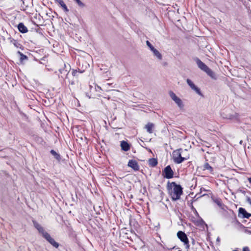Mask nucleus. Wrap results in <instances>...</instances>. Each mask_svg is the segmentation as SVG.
<instances>
[{
  "label": "nucleus",
  "mask_w": 251,
  "mask_h": 251,
  "mask_svg": "<svg viewBox=\"0 0 251 251\" xmlns=\"http://www.w3.org/2000/svg\"><path fill=\"white\" fill-rule=\"evenodd\" d=\"M18 53L20 54V60L21 62H22L24 60H26L27 59V57L24 55L23 53H22V52H21L20 51H18Z\"/></svg>",
  "instance_id": "5701e85b"
},
{
  "label": "nucleus",
  "mask_w": 251,
  "mask_h": 251,
  "mask_svg": "<svg viewBox=\"0 0 251 251\" xmlns=\"http://www.w3.org/2000/svg\"><path fill=\"white\" fill-rule=\"evenodd\" d=\"M168 188L173 200L176 201L180 198V196L182 194V188L180 185L177 184L175 182H169Z\"/></svg>",
  "instance_id": "f257e3e1"
},
{
  "label": "nucleus",
  "mask_w": 251,
  "mask_h": 251,
  "mask_svg": "<svg viewBox=\"0 0 251 251\" xmlns=\"http://www.w3.org/2000/svg\"><path fill=\"white\" fill-rule=\"evenodd\" d=\"M217 241H219V240H220L219 238H217Z\"/></svg>",
  "instance_id": "72a5a7b5"
},
{
  "label": "nucleus",
  "mask_w": 251,
  "mask_h": 251,
  "mask_svg": "<svg viewBox=\"0 0 251 251\" xmlns=\"http://www.w3.org/2000/svg\"><path fill=\"white\" fill-rule=\"evenodd\" d=\"M203 170H207L209 172L212 174H213V168L208 163L206 162L204 163L203 166Z\"/></svg>",
  "instance_id": "f3484780"
},
{
  "label": "nucleus",
  "mask_w": 251,
  "mask_h": 251,
  "mask_svg": "<svg viewBox=\"0 0 251 251\" xmlns=\"http://www.w3.org/2000/svg\"><path fill=\"white\" fill-rule=\"evenodd\" d=\"M146 44L148 46V47L151 50H152L154 49L153 46L151 44V43L149 41H146Z\"/></svg>",
  "instance_id": "393cba45"
},
{
  "label": "nucleus",
  "mask_w": 251,
  "mask_h": 251,
  "mask_svg": "<svg viewBox=\"0 0 251 251\" xmlns=\"http://www.w3.org/2000/svg\"><path fill=\"white\" fill-rule=\"evenodd\" d=\"M151 51L152 52L154 56H155L158 60H161L162 59V54L156 49L154 48Z\"/></svg>",
  "instance_id": "dca6fc26"
},
{
  "label": "nucleus",
  "mask_w": 251,
  "mask_h": 251,
  "mask_svg": "<svg viewBox=\"0 0 251 251\" xmlns=\"http://www.w3.org/2000/svg\"><path fill=\"white\" fill-rule=\"evenodd\" d=\"M153 127L154 125L152 123H148L146 126V128L149 133H152L153 132Z\"/></svg>",
  "instance_id": "6ab92c4d"
},
{
  "label": "nucleus",
  "mask_w": 251,
  "mask_h": 251,
  "mask_svg": "<svg viewBox=\"0 0 251 251\" xmlns=\"http://www.w3.org/2000/svg\"><path fill=\"white\" fill-rule=\"evenodd\" d=\"M77 71L76 70H73L72 72V75L73 76H75L76 75Z\"/></svg>",
  "instance_id": "cd10ccee"
},
{
  "label": "nucleus",
  "mask_w": 251,
  "mask_h": 251,
  "mask_svg": "<svg viewBox=\"0 0 251 251\" xmlns=\"http://www.w3.org/2000/svg\"><path fill=\"white\" fill-rule=\"evenodd\" d=\"M178 238L183 243L185 248L188 250L190 248L189 240L186 234L182 231H179L177 233Z\"/></svg>",
  "instance_id": "7ed1b4c3"
},
{
  "label": "nucleus",
  "mask_w": 251,
  "mask_h": 251,
  "mask_svg": "<svg viewBox=\"0 0 251 251\" xmlns=\"http://www.w3.org/2000/svg\"><path fill=\"white\" fill-rule=\"evenodd\" d=\"M64 66L65 68H66V64H64Z\"/></svg>",
  "instance_id": "473e14b6"
},
{
  "label": "nucleus",
  "mask_w": 251,
  "mask_h": 251,
  "mask_svg": "<svg viewBox=\"0 0 251 251\" xmlns=\"http://www.w3.org/2000/svg\"><path fill=\"white\" fill-rule=\"evenodd\" d=\"M204 72H205L212 78L216 79L214 73L209 67L207 68Z\"/></svg>",
  "instance_id": "a211bd4d"
},
{
  "label": "nucleus",
  "mask_w": 251,
  "mask_h": 251,
  "mask_svg": "<svg viewBox=\"0 0 251 251\" xmlns=\"http://www.w3.org/2000/svg\"><path fill=\"white\" fill-rule=\"evenodd\" d=\"M239 215L244 218H249L251 214L248 213L243 208H240L239 209Z\"/></svg>",
  "instance_id": "1a4fd4ad"
},
{
  "label": "nucleus",
  "mask_w": 251,
  "mask_h": 251,
  "mask_svg": "<svg viewBox=\"0 0 251 251\" xmlns=\"http://www.w3.org/2000/svg\"><path fill=\"white\" fill-rule=\"evenodd\" d=\"M234 118H235L236 119H238V115H237V114H236L235 115H232V116H230L229 119H234Z\"/></svg>",
  "instance_id": "bb28decb"
},
{
  "label": "nucleus",
  "mask_w": 251,
  "mask_h": 251,
  "mask_svg": "<svg viewBox=\"0 0 251 251\" xmlns=\"http://www.w3.org/2000/svg\"><path fill=\"white\" fill-rule=\"evenodd\" d=\"M187 153V150H182V149L174 151L173 152V161L176 164H180L183 161L187 160L189 158V155L186 154Z\"/></svg>",
  "instance_id": "f03ea898"
},
{
  "label": "nucleus",
  "mask_w": 251,
  "mask_h": 251,
  "mask_svg": "<svg viewBox=\"0 0 251 251\" xmlns=\"http://www.w3.org/2000/svg\"><path fill=\"white\" fill-rule=\"evenodd\" d=\"M54 1L56 3H57L58 4L60 5V6L62 7V8L65 12H68L69 11L68 8H67L66 5L64 2L63 0H54Z\"/></svg>",
  "instance_id": "ddd939ff"
},
{
  "label": "nucleus",
  "mask_w": 251,
  "mask_h": 251,
  "mask_svg": "<svg viewBox=\"0 0 251 251\" xmlns=\"http://www.w3.org/2000/svg\"><path fill=\"white\" fill-rule=\"evenodd\" d=\"M248 181H249V182L251 183V177L248 178Z\"/></svg>",
  "instance_id": "7c9ffc66"
},
{
  "label": "nucleus",
  "mask_w": 251,
  "mask_h": 251,
  "mask_svg": "<svg viewBox=\"0 0 251 251\" xmlns=\"http://www.w3.org/2000/svg\"><path fill=\"white\" fill-rule=\"evenodd\" d=\"M19 31L23 33H26L28 31L27 28L22 23H20L17 26Z\"/></svg>",
  "instance_id": "f8f14e48"
},
{
  "label": "nucleus",
  "mask_w": 251,
  "mask_h": 251,
  "mask_svg": "<svg viewBox=\"0 0 251 251\" xmlns=\"http://www.w3.org/2000/svg\"><path fill=\"white\" fill-rule=\"evenodd\" d=\"M121 147L122 149L124 151H128L130 149L129 144L126 141H123L121 143Z\"/></svg>",
  "instance_id": "2eb2a0df"
},
{
  "label": "nucleus",
  "mask_w": 251,
  "mask_h": 251,
  "mask_svg": "<svg viewBox=\"0 0 251 251\" xmlns=\"http://www.w3.org/2000/svg\"><path fill=\"white\" fill-rule=\"evenodd\" d=\"M169 95L171 99L175 102V103L177 104L179 108L182 109L184 107V105L182 100L177 97L173 92L170 91L169 92Z\"/></svg>",
  "instance_id": "20e7f679"
},
{
  "label": "nucleus",
  "mask_w": 251,
  "mask_h": 251,
  "mask_svg": "<svg viewBox=\"0 0 251 251\" xmlns=\"http://www.w3.org/2000/svg\"><path fill=\"white\" fill-rule=\"evenodd\" d=\"M149 165L151 167H154L157 164V159L154 158H151L149 160Z\"/></svg>",
  "instance_id": "412c9836"
},
{
  "label": "nucleus",
  "mask_w": 251,
  "mask_h": 251,
  "mask_svg": "<svg viewBox=\"0 0 251 251\" xmlns=\"http://www.w3.org/2000/svg\"><path fill=\"white\" fill-rule=\"evenodd\" d=\"M242 142H242V140H241V141H240V144L241 145V144H242Z\"/></svg>",
  "instance_id": "2f4dec72"
},
{
  "label": "nucleus",
  "mask_w": 251,
  "mask_h": 251,
  "mask_svg": "<svg viewBox=\"0 0 251 251\" xmlns=\"http://www.w3.org/2000/svg\"><path fill=\"white\" fill-rule=\"evenodd\" d=\"M74 0L77 3V4L80 7H83L85 6V4L82 2H81L80 0Z\"/></svg>",
  "instance_id": "b1692460"
},
{
  "label": "nucleus",
  "mask_w": 251,
  "mask_h": 251,
  "mask_svg": "<svg viewBox=\"0 0 251 251\" xmlns=\"http://www.w3.org/2000/svg\"><path fill=\"white\" fill-rule=\"evenodd\" d=\"M196 61L199 68L203 71H204L208 67L198 58L196 59Z\"/></svg>",
  "instance_id": "9b49d317"
},
{
  "label": "nucleus",
  "mask_w": 251,
  "mask_h": 251,
  "mask_svg": "<svg viewBox=\"0 0 251 251\" xmlns=\"http://www.w3.org/2000/svg\"><path fill=\"white\" fill-rule=\"evenodd\" d=\"M243 251H250V249L248 247H245L243 249Z\"/></svg>",
  "instance_id": "c85d7f7f"
},
{
  "label": "nucleus",
  "mask_w": 251,
  "mask_h": 251,
  "mask_svg": "<svg viewBox=\"0 0 251 251\" xmlns=\"http://www.w3.org/2000/svg\"><path fill=\"white\" fill-rule=\"evenodd\" d=\"M186 82L192 90L194 91L199 95L201 96H203L202 94L201 93L200 90V89L197 86H196L191 80L188 78L186 80Z\"/></svg>",
  "instance_id": "423d86ee"
},
{
  "label": "nucleus",
  "mask_w": 251,
  "mask_h": 251,
  "mask_svg": "<svg viewBox=\"0 0 251 251\" xmlns=\"http://www.w3.org/2000/svg\"><path fill=\"white\" fill-rule=\"evenodd\" d=\"M22 3L21 4L22 9L24 11L27 10L32 6V0H22Z\"/></svg>",
  "instance_id": "6e6552de"
},
{
  "label": "nucleus",
  "mask_w": 251,
  "mask_h": 251,
  "mask_svg": "<svg viewBox=\"0 0 251 251\" xmlns=\"http://www.w3.org/2000/svg\"><path fill=\"white\" fill-rule=\"evenodd\" d=\"M128 166L132 168L134 171H138L139 169V166L135 160H130L128 163Z\"/></svg>",
  "instance_id": "9d476101"
},
{
  "label": "nucleus",
  "mask_w": 251,
  "mask_h": 251,
  "mask_svg": "<svg viewBox=\"0 0 251 251\" xmlns=\"http://www.w3.org/2000/svg\"><path fill=\"white\" fill-rule=\"evenodd\" d=\"M163 176L164 177L170 179L173 177L174 172L170 165L166 167L163 171Z\"/></svg>",
  "instance_id": "39448f33"
},
{
  "label": "nucleus",
  "mask_w": 251,
  "mask_h": 251,
  "mask_svg": "<svg viewBox=\"0 0 251 251\" xmlns=\"http://www.w3.org/2000/svg\"><path fill=\"white\" fill-rule=\"evenodd\" d=\"M34 225L39 232L42 233L43 236H44V233H47V232L44 230L43 227L38 223L34 222Z\"/></svg>",
  "instance_id": "4468645a"
},
{
  "label": "nucleus",
  "mask_w": 251,
  "mask_h": 251,
  "mask_svg": "<svg viewBox=\"0 0 251 251\" xmlns=\"http://www.w3.org/2000/svg\"><path fill=\"white\" fill-rule=\"evenodd\" d=\"M110 85L109 83H106L103 85V86L104 88H107V86H109Z\"/></svg>",
  "instance_id": "c756f323"
},
{
  "label": "nucleus",
  "mask_w": 251,
  "mask_h": 251,
  "mask_svg": "<svg viewBox=\"0 0 251 251\" xmlns=\"http://www.w3.org/2000/svg\"><path fill=\"white\" fill-rule=\"evenodd\" d=\"M43 237L54 247L57 248L59 247V244L57 243L54 239H53L50 235L48 233H44Z\"/></svg>",
  "instance_id": "0eeeda50"
},
{
  "label": "nucleus",
  "mask_w": 251,
  "mask_h": 251,
  "mask_svg": "<svg viewBox=\"0 0 251 251\" xmlns=\"http://www.w3.org/2000/svg\"><path fill=\"white\" fill-rule=\"evenodd\" d=\"M59 72L61 74V77L63 78L64 76H65V78H67V76L69 73V71L67 69H59Z\"/></svg>",
  "instance_id": "aec40b11"
},
{
  "label": "nucleus",
  "mask_w": 251,
  "mask_h": 251,
  "mask_svg": "<svg viewBox=\"0 0 251 251\" xmlns=\"http://www.w3.org/2000/svg\"><path fill=\"white\" fill-rule=\"evenodd\" d=\"M51 154L54 156V157L57 160H60V156L59 154H58L55 151L51 150L50 151Z\"/></svg>",
  "instance_id": "4be33fe9"
},
{
  "label": "nucleus",
  "mask_w": 251,
  "mask_h": 251,
  "mask_svg": "<svg viewBox=\"0 0 251 251\" xmlns=\"http://www.w3.org/2000/svg\"><path fill=\"white\" fill-rule=\"evenodd\" d=\"M214 201L219 206H221L222 205V203L220 200L216 199L214 200Z\"/></svg>",
  "instance_id": "a878e982"
}]
</instances>
